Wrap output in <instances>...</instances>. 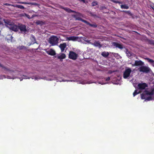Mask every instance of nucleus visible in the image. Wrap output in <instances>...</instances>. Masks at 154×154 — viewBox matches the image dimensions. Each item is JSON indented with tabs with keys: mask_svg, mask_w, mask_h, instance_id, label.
I'll return each instance as SVG.
<instances>
[{
	"mask_svg": "<svg viewBox=\"0 0 154 154\" xmlns=\"http://www.w3.org/2000/svg\"><path fill=\"white\" fill-rule=\"evenodd\" d=\"M105 79L106 81H108L110 80V78L109 77H108L107 78H106Z\"/></svg>",
	"mask_w": 154,
	"mask_h": 154,
	"instance_id": "nucleus-37",
	"label": "nucleus"
},
{
	"mask_svg": "<svg viewBox=\"0 0 154 154\" xmlns=\"http://www.w3.org/2000/svg\"><path fill=\"white\" fill-rule=\"evenodd\" d=\"M86 41L87 42H88V43H90V44H91V42H90V41L89 40H86Z\"/></svg>",
	"mask_w": 154,
	"mask_h": 154,
	"instance_id": "nucleus-42",
	"label": "nucleus"
},
{
	"mask_svg": "<svg viewBox=\"0 0 154 154\" xmlns=\"http://www.w3.org/2000/svg\"><path fill=\"white\" fill-rule=\"evenodd\" d=\"M5 24H7L9 26H11V25H12L13 23H12L11 22L9 21H7L5 22Z\"/></svg>",
	"mask_w": 154,
	"mask_h": 154,
	"instance_id": "nucleus-25",
	"label": "nucleus"
},
{
	"mask_svg": "<svg viewBox=\"0 0 154 154\" xmlns=\"http://www.w3.org/2000/svg\"><path fill=\"white\" fill-rule=\"evenodd\" d=\"M85 23L94 28H96L97 27V25L96 24H91L86 20L85 21Z\"/></svg>",
	"mask_w": 154,
	"mask_h": 154,
	"instance_id": "nucleus-15",
	"label": "nucleus"
},
{
	"mask_svg": "<svg viewBox=\"0 0 154 154\" xmlns=\"http://www.w3.org/2000/svg\"><path fill=\"white\" fill-rule=\"evenodd\" d=\"M47 53L49 55L51 56H54L56 55L55 51L53 49H51L50 50L47 51Z\"/></svg>",
	"mask_w": 154,
	"mask_h": 154,
	"instance_id": "nucleus-13",
	"label": "nucleus"
},
{
	"mask_svg": "<svg viewBox=\"0 0 154 154\" xmlns=\"http://www.w3.org/2000/svg\"><path fill=\"white\" fill-rule=\"evenodd\" d=\"M152 97L149 96V97H146V100H148V101H149V100H152Z\"/></svg>",
	"mask_w": 154,
	"mask_h": 154,
	"instance_id": "nucleus-31",
	"label": "nucleus"
},
{
	"mask_svg": "<svg viewBox=\"0 0 154 154\" xmlns=\"http://www.w3.org/2000/svg\"><path fill=\"white\" fill-rule=\"evenodd\" d=\"M58 41V38L56 36H53L50 38L49 42L52 45L54 46L57 44Z\"/></svg>",
	"mask_w": 154,
	"mask_h": 154,
	"instance_id": "nucleus-1",
	"label": "nucleus"
},
{
	"mask_svg": "<svg viewBox=\"0 0 154 154\" xmlns=\"http://www.w3.org/2000/svg\"><path fill=\"white\" fill-rule=\"evenodd\" d=\"M131 72V70L130 68L125 69L123 73V78L125 79L128 78Z\"/></svg>",
	"mask_w": 154,
	"mask_h": 154,
	"instance_id": "nucleus-4",
	"label": "nucleus"
},
{
	"mask_svg": "<svg viewBox=\"0 0 154 154\" xmlns=\"http://www.w3.org/2000/svg\"><path fill=\"white\" fill-rule=\"evenodd\" d=\"M148 87V85L145 83H140L137 85V89L140 91L144 90Z\"/></svg>",
	"mask_w": 154,
	"mask_h": 154,
	"instance_id": "nucleus-5",
	"label": "nucleus"
},
{
	"mask_svg": "<svg viewBox=\"0 0 154 154\" xmlns=\"http://www.w3.org/2000/svg\"><path fill=\"white\" fill-rule=\"evenodd\" d=\"M66 55L62 53L60 55L58 56V58L60 59H64L66 57Z\"/></svg>",
	"mask_w": 154,
	"mask_h": 154,
	"instance_id": "nucleus-18",
	"label": "nucleus"
},
{
	"mask_svg": "<svg viewBox=\"0 0 154 154\" xmlns=\"http://www.w3.org/2000/svg\"><path fill=\"white\" fill-rule=\"evenodd\" d=\"M122 12H126V13H128L129 14H131V12L130 11H122Z\"/></svg>",
	"mask_w": 154,
	"mask_h": 154,
	"instance_id": "nucleus-39",
	"label": "nucleus"
},
{
	"mask_svg": "<svg viewBox=\"0 0 154 154\" xmlns=\"http://www.w3.org/2000/svg\"><path fill=\"white\" fill-rule=\"evenodd\" d=\"M36 16V15H33L32 17H31V19L33 18V17H35Z\"/></svg>",
	"mask_w": 154,
	"mask_h": 154,
	"instance_id": "nucleus-41",
	"label": "nucleus"
},
{
	"mask_svg": "<svg viewBox=\"0 0 154 154\" xmlns=\"http://www.w3.org/2000/svg\"><path fill=\"white\" fill-rule=\"evenodd\" d=\"M15 7L16 8H20L21 9H24V6L22 5H16Z\"/></svg>",
	"mask_w": 154,
	"mask_h": 154,
	"instance_id": "nucleus-23",
	"label": "nucleus"
},
{
	"mask_svg": "<svg viewBox=\"0 0 154 154\" xmlns=\"http://www.w3.org/2000/svg\"><path fill=\"white\" fill-rule=\"evenodd\" d=\"M112 45L113 46H115L116 48H118L120 49H122L123 48L122 45L115 42L112 43Z\"/></svg>",
	"mask_w": 154,
	"mask_h": 154,
	"instance_id": "nucleus-9",
	"label": "nucleus"
},
{
	"mask_svg": "<svg viewBox=\"0 0 154 154\" xmlns=\"http://www.w3.org/2000/svg\"><path fill=\"white\" fill-rule=\"evenodd\" d=\"M78 38V37L75 36H71L67 38V39L69 41H76Z\"/></svg>",
	"mask_w": 154,
	"mask_h": 154,
	"instance_id": "nucleus-14",
	"label": "nucleus"
},
{
	"mask_svg": "<svg viewBox=\"0 0 154 154\" xmlns=\"http://www.w3.org/2000/svg\"><path fill=\"white\" fill-rule=\"evenodd\" d=\"M152 90H153V92H154V88L152 89Z\"/></svg>",
	"mask_w": 154,
	"mask_h": 154,
	"instance_id": "nucleus-43",
	"label": "nucleus"
},
{
	"mask_svg": "<svg viewBox=\"0 0 154 154\" xmlns=\"http://www.w3.org/2000/svg\"><path fill=\"white\" fill-rule=\"evenodd\" d=\"M150 68L148 66H141L139 68V71L146 73H148L150 71Z\"/></svg>",
	"mask_w": 154,
	"mask_h": 154,
	"instance_id": "nucleus-6",
	"label": "nucleus"
},
{
	"mask_svg": "<svg viewBox=\"0 0 154 154\" xmlns=\"http://www.w3.org/2000/svg\"><path fill=\"white\" fill-rule=\"evenodd\" d=\"M147 42L150 45H154V41L152 40H150L149 39H147Z\"/></svg>",
	"mask_w": 154,
	"mask_h": 154,
	"instance_id": "nucleus-19",
	"label": "nucleus"
},
{
	"mask_svg": "<svg viewBox=\"0 0 154 154\" xmlns=\"http://www.w3.org/2000/svg\"><path fill=\"white\" fill-rule=\"evenodd\" d=\"M140 93V92H137V90H135L134 91V92L133 93V95L134 97L137 94Z\"/></svg>",
	"mask_w": 154,
	"mask_h": 154,
	"instance_id": "nucleus-27",
	"label": "nucleus"
},
{
	"mask_svg": "<svg viewBox=\"0 0 154 154\" xmlns=\"http://www.w3.org/2000/svg\"><path fill=\"white\" fill-rule=\"evenodd\" d=\"M22 79H20V81H21L23 79H29L30 77H28L27 76H26V75H23L22 77Z\"/></svg>",
	"mask_w": 154,
	"mask_h": 154,
	"instance_id": "nucleus-26",
	"label": "nucleus"
},
{
	"mask_svg": "<svg viewBox=\"0 0 154 154\" xmlns=\"http://www.w3.org/2000/svg\"><path fill=\"white\" fill-rule=\"evenodd\" d=\"M26 48L25 46H21L20 47V49L21 50V49H23Z\"/></svg>",
	"mask_w": 154,
	"mask_h": 154,
	"instance_id": "nucleus-36",
	"label": "nucleus"
},
{
	"mask_svg": "<svg viewBox=\"0 0 154 154\" xmlns=\"http://www.w3.org/2000/svg\"><path fill=\"white\" fill-rule=\"evenodd\" d=\"M97 5V3L96 1L93 2L91 3V5L92 6H94Z\"/></svg>",
	"mask_w": 154,
	"mask_h": 154,
	"instance_id": "nucleus-29",
	"label": "nucleus"
},
{
	"mask_svg": "<svg viewBox=\"0 0 154 154\" xmlns=\"http://www.w3.org/2000/svg\"><path fill=\"white\" fill-rule=\"evenodd\" d=\"M4 5H7V6H9V5H10V4L8 3H6L4 4Z\"/></svg>",
	"mask_w": 154,
	"mask_h": 154,
	"instance_id": "nucleus-40",
	"label": "nucleus"
},
{
	"mask_svg": "<svg viewBox=\"0 0 154 154\" xmlns=\"http://www.w3.org/2000/svg\"><path fill=\"white\" fill-rule=\"evenodd\" d=\"M72 12L76 13V12L72 10L69 9V13H72Z\"/></svg>",
	"mask_w": 154,
	"mask_h": 154,
	"instance_id": "nucleus-34",
	"label": "nucleus"
},
{
	"mask_svg": "<svg viewBox=\"0 0 154 154\" xmlns=\"http://www.w3.org/2000/svg\"><path fill=\"white\" fill-rule=\"evenodd\" d=\"M141 98L142 99H146V95L145 94H143V93L141 94Z\"/></svg>",
	"mask_w": 154,
	"mask_h": 154,
	"instance_id": "nucleus-24",
	"label": "nucleus"
},
{
	"mask_svg": "<svg viewBox=\"0 0 154 154\" xmlns=\"http://www.w3.org/2000/svg\"><path fill=\"white\" fill-rule=\"evenodd\" d=\"M145 60H147L152 65L154 66V60L148 58H144Z\"/></svg>",
	"mask_w": 154,
	"mask_h": 154,
	"instance_id": "nucleus-17",
	"label": "nucleus"
},
{
	"mask_svg": "<svg viewBox=\"0 0 154 154\" xmlns=\"http://www.w3.org/2000/svg\"><path fill=\"white\" fill-rule=\"evenodd\" d=\"M36 24L38 25H42L44 24V23L42 21L37 20L35 22Z\"/></svg>",
	"mask_w": 154,
	"mask_h": 154,
	"instance_id": "nucleus-20",
	"label": "nucleus"
},
{
	"mask_svg": "<svg viewBox=\"0 0 154 154\" xmlns=\"http://www.w3.org/2000/svg\"><path fill=\"white\" fill-rule=\"evenodd\" d=\"M63 9H64V10H65V11H66L67 12H69V8H63Z\"/></svg>",
	"mask_w": 154,
	"mask_h": 154,
	"instance_id": "nucleus-35",
	"label": "nucleus"
},
{
	"mask_svg": "<svg viewBox=\"0 0 154 154\" xmlns=\"http://www.w3.org/2000/svg\"><path fill=\"white\" fill-rule=\"evenodd\" d=\"M109 55V53L108 52L105 51L101 53V55L105 57H107Z\"/></svg>",
	"mask_w": 154,
	"mask_h": 154,
	"instance_id": "nucleus-16",
	"label": "nucleus"
},
{
	"mask_svg": "<svg viewBox=\"0 0 154 154\" xmlns=\"http://www.w3.org/2000/svg\"><path fill=\"white\" fill-rule=\"evenodd\" d=\"M25 15L26 17L28 18V19H31V17H30L29 15L27 14H25Z\"/></svg>",
	"mask_w": 154,
	"mask_h": 154,
	"instance_id": "nucleus-33",
	"label": "nucleus"
},
{
	"mask_svg": "<svg viewBox=\"0 0 154 154\" xmlns=\"http://www.w3.org/2000/svg\"><path fill=\"white\" fill-rule=\"evenodd\" d=\"M91 44L95 47H98L99 48H100L102 47V45L100 44L99 41H95L94 43H91Z\"/></svg>",
	"mask_w": 154,
	"mask_h": 154,
	"instance_id": "nucleus-10",
	"label": "nucleus"
},
{
	"mask_svg": "<svg viewBox=\"0 0 154 154\" xmlns=\"http://www.w3.org/2000/svg\"><path fill=\"white\" fill-rule=\"evenodd\" d=\"M143 64V63L141 60H135L134 64L133 65L134 66H142Z\"/></svg>",
	"mask_w": 154,
	"mask_h": 154,
	"instance_id": "nucleus-12",
	"label": "nucleus"
},
{
	"mask_svg": "<svg viewBox=\"0 0 154 154\" xmlns=\"http://www.w3.org/2000/svg\"><path fill=\"white\" fill-rule=\"evenodd\" d=\"M9 28L15 31H17L18 30V26L14 24V23L11 25L10 26H8Z\"/></svg>",
	"mask_w": 154,
	"mask_h": 154,
	"instance_id": "nucleus-8",
	"label": "nucleus"
},
{
	"mask_svg": "<svg viewBox=\"0 0 154 154\" xmlns=\"http://www.w3.org/2000/svg\"><path fill=\"white\" fill-rule=\"evenodd\" d=\"M81 2H83L84 3H86L87 2H86L85 0H79Z\"/></svg>",
	"mask_w": 154,
	"mask_h": 154,
	"instance_id": "nucleus-38",
	"label": "nucleus"
},
{
	"mask_svg": "<svg viewBox=\"0 0 154 154\" xmlns=\"http://www.w3.org/2000/svg\"><path fill=\"white\" fill-rule=\"evenodd\" d=\"M18 29H20L22 32H25L27 31L26 26L23 24L18 26Z\"/></svg>",
	"mask_w": 154,
	"mask_h": 154,
	"instance_id": "nucleus-7",
	"label": "nucleus"
},
{
	"mask_svg": "<svg viewBox=\"0 0 154 154\" xmlns=\"http://www.w3.org/2000/svg\"><path fill=\"white\" fill-rule=\"evenodd\" d=\"M66 43H64L63 44H61L59 46V48H60L61 51L62 52H63L65 50V48H66Z\"/></svg>",
	"mask_w": 154,
	"mask_h": 154,
	"instance_id": "nucleus-11",
	"label": "nucleus"
},
{
	"mask_svg": "<svg viewBox=\"0 0 154 154\" xmlns=\"http://www.w3.org/2000/svg\"><path fill=\"white\" fill-rule=\"evenodd\" d=\"M106 8L105 6H102L101 7H100V10H102L103 9H106Z\"/></svg>",
	"mask_w": 154,
	"mask_h": 154,
	"instance_id": "nucleus-32",
	"label": "nucleus"
},
{
	"mask_svg": "<svg viewBox=\"0 0 154 154\" xmlns=\"http://www.w3.org/2000/svg\"><path fill=\"white\" fill-rule=\"evenodd\" d=\"M145 92H146V95H152L154 94V92L152 90L151 92H149L147 91H146Z\"/></svg>",
	"mask_w": 154,
	"mask_h": 154,
	"instance_id": "nucleus-21",
	"label": "nucleus"
},
{
	"mask_svg": "<svg viewBox=\"0 0 154 154\" xmlns=\"http://www.w3.org/2000/svg\"><path fill=\"white\" fill-rule=\"evenodd\" d=\"M121 8L122 9H128L129 8V7L127 5H122L121 6Z\"/></svg>",
	"mask_w": 154,
	"mask_h": 154,
	"instance_id": "nucleus-22",
	"label": "nucleus"
},
{
	"mask_svg": "<svg viewBox=\"0 0 154 154\" xmlns=\"http://www.w3.org/2000/svg\"><path fill=\"white\" fill-rule=\"evenodd\" d=\"M21 4H28V5H34V4L33 3L31 2H21Z\"/></svg>",
	"mask_w": 154,
	"mask_h": 154,
	"instance_id": "nucleus-30",
	"label": "nucleus"
},
{
	"mask_svg": "<svg viewBox=\"0 0 154 154\" xmlns=\"http://www.w3.org/2000/svg\"><path fill=\"white\" fill-rule=\"evenodd\" d=\"M112 2L115 3L117 4H121L122 2H121L116 1V0H112Z\"/></svg>",
	"mask_w": 154,
	"mask_h": 154,
	"instance_id": "nucleus-28",
	"label": "nucleus"
},
{
	"mask_svg": "<svg viewBox=\"0 0 154 154\" xmlns=\"http://www.w3.org/2000/svg\"><path fill=\"white\" fill-rule=\"evenodd\" d=\"M37 79V78H35V79H36H36Z\"/></svg>",
	"mask_w": 154,
	"mask_h": 154,
	"instance_id": "nucleus-44",
	"label": "nucleus"
},
{
	"mask_svg": "<svg viewBox=\"0 0 154 154\" xmlns=\"http://www.w3.org/2000/svg\"><path fill=\"white\" fill-rule=\"evenodd\" d=\"M78 57V54L73 51H69V58L74 60H75Z\"/></svg>",
	"mask_w": 154,
	"mask_h": 154,
	"instance_id": "nucleus-3",
	"label": "nucleus"
},
{
	"mask_svg": "<svg viewBox=\"0 0 154 154\" xmlns=\"http://www.w3.org/2000/svg\"><path fill=\"white\" fill-rule=\"evenodd\" d=\"M76 13H77L76 14H74L72 16L73 17L75 18V20H80L83 22L85 23L86 20L82 19L81 17H82V14L80 13L77 12Z\"/></svg>",
	"mask_w": 154,
	"mask_h": 154,
	"instance_id": "nucleus-2",
	"label": "nucleus"
}]
</instances>
